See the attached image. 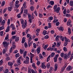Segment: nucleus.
I'll return each mask as SVG.
<instances>
[{
    "mask_svg": "<svg viewBox=\"0 0 73 73\" xmlns=\"http://www.w3.org/2000/svg\"><path fill=\"white\" fill-rule=\"evenodd\" d=\"M50 5H54V1H50Z\"/></svg>",
    "mask_w": 73,
    "mask_h": 73,
    "instance_id": "obj_29",
    "label": "nucleus"
},
{
    "mask_svg": "<svg viewBox=\"0 0 73 73\" xmlns=\"http://www.w3.org/2000/svg\"><path fill=\"white\" fill-rule=\"evenodd\" d=\"M10 5L11 7H8V9L9 11H12V9L13 8V1H12V3H10Z\"/></svg>",
    "mask_w": 73,
    "mask_h": 73,
    "instance_id": "obj_2",
    "label": "nucleus"
},
{
    "mask_svg": "<svg viewBox=\"0 0 73 73\" xmlns=\"http://www.w3.org/2000/svg\"><path fill=\"white\" fill-rule=\"evenodd\" d=\"M71 55V52H69L67 54V58H69L70 56Z\"/></svg>",
    "mask_w": 73,
    "mask_h": 73,
    "instance_id": "obj_16",
    "label": "nucleus"
},
{
    "mask_svg": "<svg viewBox=\"0 0 73 73\" xmlns=\"http://www.w3.org/2000/svg\"><path fill=\"white\" fill-rule=\"evenodd\" d=\"M19 1H17L15 2L16 4L17 5H18V4H19Z\"/></svg>",
    "mask_w": 73,
    "mask_h": 73,
    "instance_id": "obj_63",
    "label": "nucleus"
},
{
    "mask_svg": "<svg viewBox=\"0 0 73 73\" xmlns=\"http://www.w3.org/2000/svg\"><path fill=\"white\" fill-rule=\"evenodd\" d=\"M68 32L69 33V35H70L71 33V29L70 28L68 29Z\"/></svg>",
    "mask_w": 73,
    "mask_h": 73,
    "instance_id": "obj_27",
    "label": "nucleus"
},
{
    "mask_svg": "<svg viewBox=\"0 0 73 73\" xmlns=\"http://www.w3.org/2000/svg\"><path fill=\"white\" fill-rule=\"evenodd\" d=\"M28 41H31V40H32V35H30V37L28 39Z\"/></svg>",
    "mask_w": 73,
    "mask_h": 73,
    "instance_id": "obj_24",
    "label": "nucleus"
},
{
    "mask_svg": "<svg viewBox=\"0 0 73 73\" xmlns=\"http://www.w3.org/2000/svg\"><path fill=\"white\" fill-rule=\"evenodd\" d=\"M64 50V52H66L67 51V49H66V47H64L63 49Z\"/></svg>",
    "mask_w": 73,
    "mask_h": 73,
    "instance_id": "obj_58",
    "label": "nucleus"
},
{
    "mask_svg": "<svg viewBox=\"0 0 73 73\" xmlns=\"http://www.w3.org/2000/svg\"><path fill=\"white\" fill-rule=\"evenodd\" d=\"M4 29V26L0 27V31H1V30H3V29Z\"/></svg>",
    "mask_w": 73,
    "mask_h": 73,
    "instance_id": "obj_45",
    "label": "nucleus"
},
{
    "mask_svg": "<svg viewBox=\"0 0 73 73\" xmlns=\"http://www.w3.org/2000/svg\"><path fill=\"white\" fill-rule=\"evenodd\" d=\"M58 67V64H56L54 66L55 68L54 69V70H57Z\"/></svg>",
    "mask_w": 73,
    "mask_h": 73,
    "instance_id": "obj_9",
    "label": "nucleus"
},
{
    "mask_svg": "<svg viewBox=\"0 0 73 73\" xmlns=\"http://www.w3.org/2000/svg\"><path fill=\"white\" fill-rule=\"evenodd\" d=\"M66 70H67L69 71L70 70H72V66H70L66 68Z\"/></svg>",
    "mask_w": 73,
    "mask_h": 73,
    "instance_id": "obj_12",
    "label": "nucleus"
},
{
    "mask_svg": "<svg viewBox=\"0 0 73 73\" xmlns=\"http://www.w3.org/2000/svg\"><path fill=\"white\" fill-rule=\"evenodd\" d=\"M60 24V23H59V22H57L56 24V26H58V25H59V24Z\"/></svg>",
    "mask_w": 73,
    "mask_h": 73,
    "instance_id": "obj_53",
    "label": "nucleus"
},
{
    "mask_svg": "<svg viewBox=\"0 0 73 73\" xmlns=\"http://www.w3.org/2000/svg\"><path fill=\"white\" fill-rule=\"evenodd\" d=\"M26 60L27 61H29V58L28 56H27L26 57Z\"/></svg>",
    "mask_w": 73,
    "mask_h": 73,
    "instance_id": "obj_59",
    "label": "nucleus"
},
{
    "mask_svg": "<svg viewBox=\"0 0 73 73\" xmlns=\"http://www.w3.org/2000/svg\"><path fill=\"white\" fill-rule=\"evenodd\" d=\"M24 13L26 14H28V10H24Z\"/></svg>",
    "mask_w": 73,
    "mask_h": 73,
    "instance_id": "obj_48",
    "label": "nucleus"
},
{
    "mask_svg": "<svg viewBox=\"0 0 73 73\" xmlns=\"http://www.w3.org/2000/svg\"><path fill=\"white\" fill-rule=\"evenodd\" d=\"M5 23V20H3L2 22V23H1V24L2 25H4Z\"/></svg>",
    "mask_w": 73,
    "mask_h": 73,
    "instance_id": "obj_17",
    "label": "nucleus"
},
{
    "mask_svg": "<svg viewBox=\"0 0 73 73\" xmlns=\"http://www.w3.org/2000/svg\"><path fill=\"white\" fill-rule=\"evenodd\" d=\"M15 57L16 58H17V57H19V56H20V55H19V53H18L16 54L15 55Z\"/></svg>",
    "mask_w": 73,
    "mask_h": 73,
    "instance_id": "obj_35",
    "label": "nucleus"
},
{
    "mask_svg": "<svg viewBox=\"0 0 73 73\" xmlns=\"http://www.w3.org/2000/svg\"><path fill=\"white\" fill-rule=\"evenodd\" d=\"M47 34H48V33H47V31H46L44 30L43 31V35H46Z\"/></svg>",
    "mask_w": 73,
    "mask_h": 73,
    "instance_id": "obj_20",
    "label": "nucleus"
},
{
    "mask_svg": "<svg viewBox=\"0 0 73 73\" xmlns=\"http://www.w3.org/2000/svg\"><path fill=\"white\" fill-rule=\"evenodd\" d=\"M58 30L60 31H64V28L62 27H60L59 28Z\"/></svg>",
    "mask_w": 73,
    "mask_h": 73,
    "instance_id": "obj_10",
    "label": "nucleus"
},
{
    "mask_svg": "<svg viewBox=\"0 0 73 73\" xmlns=\"http://www.w3.org/2000/svg\"><path fill=\"white\" fill-rule=\"evenodd\" d=\"M3 31H2L0 32V36H3Z\"/></svg>",
    "mask_w": 73,
    "mask_h": 73,
    "instance_id": "obj_42",
    "label": "nucleus"
},
{
    "mask_svg": "<svg viewBox=\"0 0 73 73\" xmlns=\"http://www.w3.org/2000/svg\"><path fill=\"white\" fill-rule=\"evenodd\" d=\"M23 62L24 63H25V64H29V61L26 60L24 61Z\"/></svg>",
    "mask_w": 73,
    "mask_h": 73,
    "instance_id": "obj_15",
    "label": "nucleus"
},
{
    "mask_svg": "<svg viewBox=\"0 0 73 73\" xmlns=\"http://www.w3.org/2000/svg\"><path fill=\"white\" fill-rule=\"evenodd\" d=\"M53 68H52V67H51L50 69L49 72L50 73H52V72L53 71Z\"/></svg>",
    "mask_w": 73,
    "mask_h": 73,
    "instance_id": "obj_23",
    "label": "nucleus"
},
{
    "mask_svg": "<svg viewBox=\"0 0 73 73\" xmlns=\"http://www.w3.org/2000/svg\"><path fill=\"white\" fill-rule=\"evenodd\" d=\"M23 8H27V6H25V5L24 3L23 4V7H22L21 8V12L20 13H23V12L24 11V9H23Z\"/></svg>",
    "mask_w": 73,
    "mask_h": 73,
    "instance_id": "obj_3",
    "label": "nucleus"
},
{
    "mask_svg": "<svg viewBox=\"0 0 73 73\" xmlns=\"http://www.w3.org/2000/svg\"><path fill=\"white\" fill-rule=\"evenodd\" d=\"M13 51V50H12V48H11L9 50V52L10 53H11Z\"/></svg>",
    "mask_w": 73,
    "mask_h": 73,
    "instance_id": "obj_52",
    "label": "nucleus"
},
{
    "mask_svg": "<svg viewBox=\"0 0 73 73\" xmlns=\"http://www.w3.org/2000/svg\"><path fill=\"white\" fill-rule=\"evenodd\" d=\"M20 61V60H17V63L19 65H20V64H21V63Z\"/></svg>",
    "mask_w": 73,
    "mask_h": 73,
    "instance_id": "obj_30",
    "label": "nucleus"
},
{
    "mask_svg": "<svg viewBox=\"0 0 73 73\" xmlns=\"http://www.w3.org/2000/svg\"><path fill=\"white\" fill-rule=\"evenodd\" d=\"M24 45L25 48H27L28 47V44H27V43L26 42L25 43Z\"/></svg>",
    "mask_w": 73,
    "mask_h": 73,
    "instance_id": "obj_41",
    "label": "nucleus"
},
{
    "mask_svg": "<svg viewBox=\"0 0 73 73\" xmlns=\"http://www.w3.org/2000/svg\"><path fill=\"white\" fill-rule=\"evenodd\" d=\"M41 48V47H40L39 46L37 49L36 50V51L37 52L38 54H39V53H40V49Z\"/></svg>",
    "mask_w": 73,
    "mask_h": 73,
    "instance_id": "obj_7",
    "label": "nucleus"
},
{
    "mask_svg": "<svg viewBox=\"0 0 73 73\" xmlns=\"http://www.w3.org/2000/svg\"><path fill=\"white\" fill-rule=\"evenodd\" d=\"M40 29H37L36 30V32H37V33H39V32H40Z\"/></svg>",
    "mask_w": 73,
    "mask_h": 73,
    "instance_id": "obj_60",
    "label": "nucleus"
},
{
    "mask_svg": "<svg viewBox=\"0 0 73 73\" xmlns=\"http://www.w3.org/2000/svg\"><path fill=\"white\" fill-rule=\"evenodd\" d=\"M67 54H65L64 56V60H66L67 59V58H68V57H67V55H66Z\"/></svg>",
    "mask_w": 73,
    "mask_h": 73,
    "instance_id": "obj_21",
    "label": "nucleus"
},
{
    "mask_svg": "<svg viewBox=\"0 0 73 73\" xmlns=\"http://www.w3.org/2000/svg\"><path fill=\"white\" fill-rule=\"evenodd\" d=\"M59 38H60V36L57 35L55 39L56 41H59Z\"/></svg>",
    "mask_w": 73,
    "mask_h": 73,
    "instance_id": "obj_19",
    "label": "nucleus"
},
{
    "mask_svg": "<svg viewBox=\"0 0 73 73\" xmlns=\"http://www.w3.org/2000/svg\"><path fill=\"white\" fill-rule=\"evenodd\" d=\"M64 53H62L60 54V56L62 57H64Z\"/></svg>",
    "mask_w": 73,
    "mask_h": 73,
    "instance_id": "obj_39",
    "label": "nucleus"
},
{
    "mask_svg": "<svg viewBox=\"0 0 73 73\" xmlns=\"http://www.w3.org/2000/svg\"><path fill=\"white\" fill-rule=\"evenodd\" d=\"M25 37H24L22 38V43H24V42H25Z\"/></svg>",
    "mask_w": 73,
    "mask_h": 73,
    "instance_id": "obj_18",
    "label": "nucleus"
},
{
    "mask_svg": "<svg viewBox=\"0 0 73 73\" xmlns=\"http://www.w3.org/2000/svg\"><path fill=\"white\" fill-rule=\"evenodd\" d=\"M24 51V50H23L20 49V53L21 54H23V52Z\"/></svg>",
    "mask_w": 73,
    "mask_h": 73,
    "instance_id": "obj_37",
    "label": "nucleus"
},
{
    "mask_svg": "<svg viewBox=\"0 0 73 73\" xmlns=\"http://www.w3.org/2000/svg\"><path fill=\"white\" fill-rule=\"evenodd\" d=\"M27 26V24L26 23H24V24H22V27L23 28H26Z\"/></svg>",
    "mask_w": 73,
    "mask_h": 73,
    "instance_id": "obj_6",
    "label": "nucleus"
},
{
    "mask_svg": "<svg viewBox=\"0 0 73 73\" xmlns=\"http://www.w3.org/2000/svg\"><path fill=\"white\" fill-rule=\"evenodd\" d=\"M10 28V27L9 26H8L6 30L5 31L6 32H9V31L10 30L9 29Z\"/></svg>",
    "mask_w": 73,
    "mask_h": 73,
    "instance_id": "obj_14",
    "label": "nucleus"
},
{
    "mask_svg": "<svg viewBox=\"0 0 73 73\" xmlns=\"http://www.w3.org/2000/svg\"><path fill=\"white\" fill-rule=\"evenodd\" d=\"M66 16L67 17H71V15H70L69 14H67L66 15Z\"/></svg>",
    "mask_w": 73,
    "mask_h": 73,
    "instance_id": "obj_56",
    "label": "nucleus"
},
{
    "mask_svg": "<svg viewBox=\"0 0 73 73\" xmlns=\"http://www.w3.org/2000/svg\"><path fill=\"white\" fill-rule=\"evenodd\" d=\"M9 73V70L8 69H7L5 70L4 73Z\"/></svg>",
    "mask_w": 73,
    "mask_h": 73,
    "instance_id": "obj_34",
    "label": "nucleus"
},
{
    "mask_svg": "<svg viewBox=\"0 0 73 73\" xmlns=\"http://www.w3.org/2000/svg\"><path fill=\"white\" fill-rule=\"evenodd\" d=\"M52 6H51V5H49L48 6L47 8H46V9H49V8H52Z\"/></svg>",
    "mask_w": 73,
    "mask_h": 73,
    "instance_id": "obj_51",
    "label": "nucleus"
},
{
    "mask_svg": "<svg viewBox=\"0 0 73 73\" xmlns=\"http://www.w3.org/2000/svg\"><path fill=\"white\" fill-rule=\"evenodd\" d=\"M31 10L32 11H33V10H34V7L33 6H31Z\"/></svg>",
    "mask_w": 73,
    "mask_h": 73,
    "instance_id": "obj_50",
    "label": "nucleus"
},
{
    "mask_svg": "<svg viewBox=\"0 0 73 73\" xmlns=\"http://www.w3.org/2000/svg\"><path fill=\"white\" fill-rule=\"evenodd\" d=\"M42 65L41 66V68H42L43 69H45L46 68V66L44 65L43 63H42Z\"/></svg>",
    "mask_w": 73,
    "mask_h": 73,
    "instance_id": "obj_11",
    "label": "nucleus"
},
{
    "mask_svg": "<svg viewBox=\"0 0 73 73\" xmlns=\"http://www.w3.org/2000/svg\"><path fill=\"white\" fill-rule=\"evenodd\" d=\"M30 31V29H29V28L28 29H27V30L25 32V33H26L27 34H28V32H29V31Z\"/></svg>",
    "mask_w": 73,
    "mask_h": 73,
    "instance_id": "obj_28",
    "label": "nucleus"
},
{
    "mask_svg": "<svg viewBox=\"0 0 73 73\" xmlns=\"http://www.w3.org/2000/svg\"><path fill=\"white\" fill-rule=\"evenodd\" d=\"M5 1H3L1 3V7H3V6H4L5 5Z\"/></svg>",
    "mask_w": 73,
    "mask_h": 73,
    "instance_id": "obj_26",
    "label": "nucleus"
},
{
    "mask_svg": "<svg viewBox=\"0 0 73 73\" xmlns=\"http://www.w3.org/2000/svg\"><path fill=\"white\" fill-rule=\"evenodd\" d=\"M3 63V59H2L1 61H0V65H1Z\"/></svg>",
    "mask_w": 73,
    "mask_h": 73,
    "instance_id": "obj_46",
    "label": "nucleus"
},
{
    "mask_svg": "<svg viewBox=\"0 0 73 73\" xmlns=\"http://www.w3.org/2000/svg\"><path fill=\"white\" fill-rule=\"evenodd\" d=\"M66 9H64V11H63V13L64 14V15H66Z\"/></svg>",
    "mask_w": 73,
    "mask_h": 73,
    "instance_id": "obj_44",
    "label": "nucleus"
},
{
    "mask_svg": "<svg viewBox=\"0 0 73 73\" xmlns=\"http://www.w3.org/2000/svg\"><path fill=\"white\" fill-rule=\"evenodd\" d=\"M8 38H9V35L7 34L5 37V40H8Z\"/></svg>",
    "mask_w": 73,
    "mask_h": 73,
    "instance_id": "obj_33",
    "label": "nucleus"
},
{
    "mask_svg": "<svg viewBox=\"0 0 73 73\" xmlns=\"http://www.w3.org/2000/svg\"><path fill=\"white\" fill-rule=\"evenodd\" d=\"M54 62H56L57 61V58L54 57Z\"/></svg>",
    "mask_w": 73,
    "mask_h": 73,
    "instance_id": "obj_36",
    "label": "nucleus"
},
{
    "mask_svg": "<svg viewBox=\"0 0 73 73\" xmlns=\"http://www.w3.org/2000/svg\"><path fill=\"white\" fill-rule=\"evenodd\" d=\"M15 41L16 42L19 41V36L16 37L15 39Z\"/></svg>",
    "mask_w": 73,
    "mask_h": 73,
    "instance_id": "obj_8",
    "label": "nucleus"
},
{
    "mask_svg": "<svg viewBox=\"0 0 73 73\" xmlns=\"http://www.w3.org/2000/svg\"><path fill=\"white\" fill-rule=\"evenodd\" d=\"M28 44L29 45V47H30V46H31V44H32V42L31 41H28Z\"/></svg>",
    "mask_w": 73,
    "mask_h": 73,
    "instance_id": "obj_31",
    "label": "nucleus"
},
{
    "mask_svg": "<svg viewBox=\"0 0 73 73\" xmlns=\"http://www.w3.org/2000/svg\"><path fill=\"white\" fill-rule=\"evenodd\" d=\"M70 4L69 5L70 6H72L73 7V1H71L70 2Z\"/></svg>",
    "mask_w": 73,
    "mask_h": 73,
    "instance_id": "obj_13",
    "label": "nucleus"
},
{
    "mask_svg": "<svg viewBox=\"0 0 73 73\" xmlns=\"http://www.w3.org/2000/svg\"><path fill=\"white\" fill-rule=\"evenodd\" d=\"M55 53H54V52L52 53L51 55V57H54V56Z\"/></svg>",
    "mask_w": 73,
    "mask_h": 73,
    "instance_id": "obj_40",
    "label": "nucleus"
},
{
    "mask_svg": "<svg viewBox=\"0 0 73 73\" xmlns=\"http://www.w3.org/2000/svg\"><path fill=\"white\" fill-rule=\"evenodd\" d=\"M60 40H62V41H64V38L63 37H62V36H60Z\"/></svg>",
    "mask_w": 73,
    "mask_h": 73,
    "instance_id": "obj_32",
    "label": "nucleus"
},
{
    "mask_svg": "<svg viewBox=\"0 0 73 73\" xmlns=\"http://www.w3.org/2000/svg\"><path fill=\"white\" fill-rule=\"evenodd\" d=\"M48 28H50L51 27V24H50V23H48Z\"/></svg>",
    "mask_w": 73,
    "mask_h": 73,
    "instance_id": "obj_47",
    "label": "nucleus"
},
{
    "mask_svg": "<svg viewBox=\"0 0 73 73\" xmlns=\"http://www.w3.org/2000/svg\"><path fill=\"white\" fill-rule=\"evenodd\" d=\"M64 40L65 41V42L64 44V46H66V45H67V44H68V42H70V41L69 40V39H68V38H66V37H64Z\"/></svg>",
    "mask_w": 73,
    "mask_h": 73,
    "instance_id": "obj_1",
    "label": "nucleus"
},
{
    "mask_svg": "<svg viewBox=\"0 0 73 73\" xmlns=\"http://www.w3.org/2000/svg\"><path fill=\"white\" fill-rule=\"evenodd\" d=\"M13 63L12 62H9L8 63V65H9V66H12L13 65Z\"/></svg>",
    "mask_w": 73,
    "mask_h": 73,
    "instance_id": "obj_22",
    "label": "nucleus"
},
{
    "mask_svg": "<svg viewBox=\"0 0 73 73\" xmlns=\"http://www.w3.org/2000/svg\"><path fill=\"white\" fill-rule=\"evenodd\" d=\"M5 52H6V51H5V49H3V54H5Z\"/></svg>",
    "mask_w": 73,
    "mask_h": 73,
    "instance_id": "obj_55",
    "label": "nucleus"
},
{
    "mask_svg": "<svg viewBox=\"0 0 73 73\" xmlns=\"http://www.w3.org/2000/svg\"><path fill=\"white\" fill-rule=\"evenodd\" d=\"M57 7V5H56L54 7L53 9L54 10H56V8Z\"/></svg>",
    "mask_w": 73,
    "mask_h": 73,
    "instance_id": "obj_38",
    "label": "nucleus"
},
{
    "mask_svg": "<svg viewBox=\"0 0 73 73\" xmlns=\"http://www.w3.org/2000/svg\"><path fill=\"white\" fill-rule=\"evenodd\" d=\"M36 64L38 66L39 65H40V61H38Z\"/></svg>",
    "mask_w": 73,
    "mask_h": 73,
    "instance_id": "obj_62",
    "label": "nucleus"
},
{
    "mask_svg": "<svg viewBox=\"0 0 73 73\" xmlns=\"http://www.w3.org/2000/svg\"><path fill=\"white\" fill-rule=\"evenodd\" d=\"M60 8L58 7L56 8V9L54 10V12H56V13H58L60 12Z\"/></svg>",
    "mask_w": 73,
    "mask_h": 73,
    "instance_id": "obj_5",
    "label": "nucleus"
},
{
    "mask_svg": "<svg viewBox=\"0 0 73 73\" xmlns=\"http://www.w3.org/2000/svg\"><path fill=\"white\" fill-rule=\"evenodd\" d=\"M50 56H49L48 57L47 59V62H48L49 61V60H50Z\"/></svg>",
    "mask_w": 73,
    "mask_h": 73,
    "instance_id": "obj_54",
    "label": "nucleus"
},
{
    "mask_svg": "<svg viewBox=\"0 0 73 73\" xmlns=\"http://www.w3.org/2000/svg\"><path fill=\"white\" fill-rule=\"evenodd\" d=\"M31 72L32 73H37L36 71H35V72L34 70H33V69L31 70Z\"/></svg>",
    "mask_w": 73,
    "mask_h": 73,
    "instance_id": "obj_43",
    "label": "nucleus"
},
{
    "mask_svg": "<svg viewBox=\"0 0 73 73\" xmlns=\"http://www.w3.org/2000/svg\"><path fill=\"white\" fill-rule=\"evenodd\" d=\"M53 19V17H49V20H52Z\"/></svg>",
    "mask_w": 73,
    "mask_h": 73,
    "instance_id": "obj_64",
    "label": "nucleus"
},
{
    "mask_svg": "<svg viewBox=\"0 0 73 73\" xmlns=\"http://www.w3.org/2000/svg\"><path fill=\"white\" fill-rule=\"evenodd\" d=\"M30 54L31 55V57H34V55H33V54H32V53H30Z\"/></svg>",
    "mask_w": 73,
    "mask_h": 73,
    "instance_id": "obj_61",
    "label": "nucleus"
},
{
    "mask_svg": "<svg viewBox=\"0 0 73 73\" xmlns=\"http://www.w3.org/2000/svg\"><path fill=\"white\" fill-rule=\"evenodd\" d=\"M48 38H49V36H48V35H46L44 37V38H45V39H48Z\"/></svg>",
    "mask_w": 73,
    "mask_h": 73,
    "instance_id": "obj_57",
    "label": "nucleus"
},
{
    "mask_svg": "<svg viewBox=\"0 0 73 73\" xmlns=\"http://www.w3.org/2000/svg\"><path fill=\"white\" fill-rule=\"evenodd\" d=\"M3 44L4 45V47H5V46H8V45H9V42L7 43V42L4 41L3 42Z\"/></svg>",
    "mask_w": 73,
    "mask_h": 73,
    "instance_id": "obj_4",
    "label": "nucleus"
},
{
    "mask_svg": "<svg viewBox=\"0 0 73 73\" xmlns=\"http://www.w3.org/2000/svg\"><path fill=\"white\" fill-rule=\"evenodd\" d=\"M50 63H48V64H47L46 65L47 68H48V69H49V68H50Z\"/></svg>",
    "mask_w": 73,
    "mask_h": 73,
    "instance_id": "obj_25",
    "label": "nucleus"
},
{
    "mask_svg": "<svg viewBox=\"0 0 73 73\" xmlns=\"http://www.w3.org/2000/svg\"><path fill=\"white\" fill-rule=\"evenodd\" d=\"M58 21V19H54L53 21V23H55V22H57V21Z\"/></svg>",
    "mask_w": 73,
    "mask_h": 73,
    "instance_id": "obj_49",
    "label": "nucleus"
}]
</instances>
